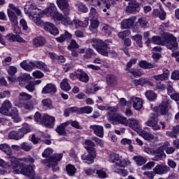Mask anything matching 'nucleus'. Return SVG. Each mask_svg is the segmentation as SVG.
I'll list each match as a JSON object with an SVG mask.
<instances>
[{"label":"nucleus","mask_w":179,"mask_h":179,"mask_svg":"<svg viewBox=\"0 0 179 179\" xmlns=\"http://www.w3.org/2000/svg\"><path fill=\"white\" fill-rule=\"evenodd\" d=\"M108 118L113 121H116L117 124L129 127L134 131H139L141 126L138 123V120L135 118H129L121 115L120 114L110 115Z\"/></svg>","instance_id":"nucleus-1"},{"label":"nucleus","mask_w":179,"mask_h":179,"mask_svg":"<svg viewBox=\"0 0 179 179\" xmlns=\"http://www.w3.org/2000/svg\"><path fill=\"white\" fill-rule=\"evenodd\" d=\"M25 13H29V17L32 22H34L36 26H41L43 24V20L40 19L41 16V9L37 8V7L33 4H27L24 7Z\"/></svg>","instance_id":"nucleus-2"},{"label":"nucleus","mask_w":179,"mask_h":179,"mask_svg":"<svg viewBox=\"0 0 179 179\" xmlns=\"http://www.w3.org/2000/svg\"><path fill=\"white\" fill-rule=\"evenodd\" d=\"M127 166H131V162H129V160L119 159V162L113 164V171L117 173V174H120V176H122V177H127V176H128V171L124 169Z\"/></svg>","instance_id":"nucleus-3"},{"label":"nucleus","mask_w":179,"mask_h":179,"mask_svg":"<svg viewBox=\"0 0 179 179\" xmlns=\"http://www.w3.org/2000/svg\"><path fill=\"white\" fill-rule=\"evenodd\" d=\"M8 158L11 163V167L14 169V170H20L17 169L19 167V163H20L22 166H23V164H33V163H34V159L31 157L17 159L16 157L9 155Z\"/></svg>","instance_id":"nucleus-4"},{"label":"nucleus","mask_w":179,"mask_h":179,"mask_svg":"<svg viewBox=\"0 0 179 179\" xmlns=\"http://www.w3.org/2000/svg\"><path fill=\"white\" fill-rule=\"evenodd\" d=\"M31 99V95L26 92L20 93L17 107L24 108L25 110H31L33 108V104H31V102L29 101Z\"/></svg>","instance_id":"nucleus-5"},{"label":"nucleus","mask_w":179,"mask_h":179,"mask_svg":"<svg viewBox=\"0 0 179 179\" xmlns=\"http://www.w3.org/2000/svg\"><path fill=\"white\" fill-rule=\"evenodd\" d=\"M29 132H31V129H30L29 125H26L19 129L17 131H11L9 132L8 138L13 139L14 141H20V139L24 138V135L29 134Z\"/></svg>","instance_id":"nucleus-6"},{"label":"nucleus","mask_w":179,"mask_h":179,"mask_svg":"<svg viewBox=\"0 0 179 179\" xmlns=\"http://www.w3.org/2000/svg\"><path fill=\"white\" fill-rule=\"evenodd\" d=\"M92 47L96 50L99 54L103 55V57H108V54L110 53L113 54V55H117L115 52H110V48L108 47V45L101 40H99L98 44L96 45L92 44Z\"/></svg>","instance_id":"nucleus-7"},{"label":"nucleus","mask_w":179,"mask_h":179,"mask_svg":"<svg viewBox=\"0 0 179 179\" xmlns=\"http://www.w3.org/2000/svg\"><path fill=\"white\" fill-rule=\"evenodd\" d=\"M62 157V154H55L52 157L44 159L43 163L47 164L46 166L49 169L52 168V171H57L58 170V162H61Z\"/></svg>","instance_id":"nucleus-8"},{"label":"nucleus","mask_w":179,"mask_h":179,"mask_svg":"<svg viewBox=\"0 0 179 179\" xmlns=\"http://www.w3.org/2000/svg\"><path fill=\"white\" fill-rule=\"evenodd\" d=\"M164 45L171 51H177L178 50V43L177 38L171 34H166L164 36Z\"/></svg>","instance_id":"nucleus-9"},{"label":"nucleus","mask_w":179,"mask_h":179,"mask_svg":"<svg viewBox=\"0 0 179 179\" xmlns=\"http://www.w3.org/2000/svg\"><path fill=\"white\" fill-rule=\"evenodd\" d=\"M29 165L25 166L22 168V169H15L14 170L15 174H22L25 176V177H28L30 179H34L36 176V173L34 172V169L33 166H31V164H28Z\"/></svg>","instance_id":"nucleus-10"},{"label":"nucleus","mask_w":179,"mask_h":179,"mask_svg":"<svg viewBox=\"0 0 179 179\" xmlns=\"http://www.w3.org/2000/svg\"><path fill=\"white\" fill-rule=\"evenodd\" d=\"M43 13L47 15L48 16H50V17H52V19H53V20L55 22L57 17H58V15H59L61 13L58 12L55 4L50 3L48 8L43 10Z\"/></svg>","instance_id":"nucleus-11"},{"label":"nucleus","mask_w":179,"mask_h":179,"mask_svg":"<svg viewBox=\"0 0 179 179\" xmlns=\"http://www.w3.org/2000/svg\"><path fill=\"white\" fill-rule=\"evenodd\" d=\"M145 125L148 127H151L154 131H159L161 127L159 125V119L157 118V115L152 113L148 121L145 122Z\"/></svg>","instance_id":"nucleus-12"},{"label":"nucleus","mask_w":179,"mask_h":179,"mask_svg":"<svg viewBox=\"0 0 179 179\" xmlns=\"http://www.w3.org/2000/svg\"><path fill=\"white\" fill-rule=\"evenodd\" d=\"M58 8L62 10L65 16H69L71 13V8L68 0H57L56 1Z\"/></svg>","instance_id":"nucleus-13"},{"label":"nucleus","mask_w":179,"mask_h":179,"mask_svg":"<svg viewBox=\"0 0 179 179\" xmlns=\"http://www.w3.org/2000/svg\"><path fill=\"white\" fill-rule=\"evenodd\" d=\"M8 16L9 17L10 22H11V24L13 27H14V33H20V29L17 27V24L19 22H17V16L15 12H13L12 10H7Z\"/></svg>","instance_id":"nucleus-14"},{"label":"nucleus","mask_w":179,"mask_h":179,"mask_svg":"<svg viewBox=\"0 0 179 179\" xmlns=\"http://www.w3.org/2000/svg\"><path fill=\"white\" fill-rule=\"evenodd\" d=\"M10 110H12V103L10 101L6 99L5 100L0 108V113L3 115L10 116Z\"/></svg>","instance_id":"nucleus-15"},{"label":"nucleus","mask_w":179,"mask_h":179,"mask_svg":"<svg viewBox=\"0 0 179 179\" xmlns=\"http://www.w3.org/2000/svg\"><path fill=\"white\" fill-rule=\"evenodd\" d=\"M91 132H93L99 138L104 137V127L101 125L93 124L90 126Z\"/></svg>","instance_id":"nucleus-16"},{"label":"nucleus","mask_w":179,"mask_h":179,"mask_svg":"<svg viewBox=\"0 0 179 179\" xmlns=\"http://www.w3.org/2000/svg\"><path fill=\"white\" fill-rule=\"evenodd\" d=\"M43 122L46 128H54L55 127V117L49 115L48 114H43Z\"/></svg>","instance_id":"nucleus-17"},{"label":"nucleus","mask_w":179,"mask_h":179,"mask_svg":"<svg viewBox=\"0 0 179 179\" xmlns=\"http://www.w3.org/2000/svg\"><path fill=\"white\" fill-rule=\"evenodd\" d=\"M153 171L155 174L163 176V174H167L170 171V167L164 164H158L153 169Z\"/></svg>","instance_id":"nucleus-18"},{"label":"nucleus","mask_w":179,"mask_h":179,"mask_svg":"<svg viewBox=\"0 0 179 179\" xmlns=\"http://www.w3.org/2000/svg\"><path fill=\"white\" fill-rule=\"evenodd\" d=\"M88 154H84L81 156L82 160L85 161V163L87 164H92L94 162V158L96 157V151H87Z\"/></svg>","instance_id":"nucleus-19"},{"label":"nucleus","mask_w":179,"mask_h":179,"mask_svg":"<svg viewBox=\"0 0 179 179\" xmlns=\"http://www.w3.org/2000/svg\"><path fill=\"white\" fill-rule=\"evenodd\" d=\"M42 94H55L57 93V86L52 83L47 84L42 90Z\"/></svg>","instance_id":"nucleus-20"},{"label":"nucleus","mask_w":179,"mask_h":179,"mask_svg":"<svg viewBox=\"0 0 179 179\" xmlns=\"http://www.w3.org/2000/svg\"><path fill=\"white\" fill-rule=\"evenodd\" d=\"M43 27L46 31H49L50 34H52L53 36H57V34H59V31H58V28L55 27V25L51 22H45L43 24Z\"/></svg>","instance_id":"nucleus-21"},{"label":"nucleus","mask_w":179,"mask_h":179,"mask_svg":"<svg viewBox=\"0 0 179 179\" xmlns=\"http://www.w3.org/2000/svg\"><path fill=\"white\" fill-rule=\"evenodd\" d=\"M62 15L61 13L58 14L57 17L55 22H61V23L64 24V26H66V24H71L72 21L71 20V18L68 17V15Z\"/></svg>","instance_id":"nucleus-22"},{"label":"nucleus","mask_w":179,"mask_h":179,"mask_svg":"<svg viewBox=\"0 0 179 179\" xmlns=\"http://www.w3.org/2000/svg\"><path fill=\"white\" fill-rule=\"evenodd\" d=\"M169 106H170V101L165 99L159 105V113L161 115H166L169 113Z\"/></svg>","instance_id":"nucleus-23"},{"label":"nucleus","mask_w":179,"mask_h":179,"mask_svg":"<svg viewBox=\"0 0 179 179\" xmlns=\"http://www.w3.org/2000/svg\"><path fill=\"white\" fill-rule=\"evenodd\" d=\"M131 103H133V107L134 110H140L143 107V101L139 97H134L131 99Z\"/></svg>","instance_id":"nucleus-24"},{"label":"nucleus","mask_w":179,"mask_h":179,"mask_svg":"<svg viewBox=\"0 0 179 179\" xmlns=\"http://www.w3.org/2000/svg\"><path fill=\"white\" fill-rule=\"evenodd\" d=\"M83 145L85 149H86L87 152H96V148H94L96 144H94V142H93V141L85 139L83 141Z\"/></svg>","instance_id":"nucleus-25"},{"label":"nucleus","mask_w":179,"mask_h":179,"mask_svg":"<svg viewBox=\"0 0 179 179\" xmlns=\"http://www.w3.org/2000/svg\"><path fill=\"white\" fill-rule=\"evenodd\" d=\"M135 23V17H131L129 19L123 20L121 22L122 29H130Z\"/></svg>","instance_id":"nucleus-26"},{"label":"nucleus","mask_w":179,"mask_h":179,"mask_svg":"<svg viewBox=\"0 0 179 179\" xmlns=\"http://www.w3.org/2000/svg\"><path fill=\"white\" fill-rule=\"evenodd\" d=\"M139 10H141V7L136 1L129 4L126 8L127 13H135L136 12H139Z\"/></svg>","instance_id":"nucleus-27"},{"label":"nucleus","mask_w":179,"mask_h":179,"mask_svg":"<svg viewBox=\"0 0 179 179\" xmlns=\"http://www.w3.org/2000/svg\"><path fill=\"white\" fill-rule=\"evenodd\" d=\"M31 65L32 66H34V68H38V69H41V71H43V72H50L48 66H47L43 62L36 61L34 62Z\"/></svg>","instance_id":"nucleus-28"},{"label":"nucleus","mask_w":179,"mask_h":179,"mask_svg":"<svg viewBox=\"0 0 179 179\" xmlns=\"http://www.w3.org/2000/svg\"><path fill=\"white\" fill-rule=\"evenodd\" d=\"M69 122H66L64 123L60 124L56 128V132L59 134V135L61 136H65L66 135V127L69 125Z\"/></svg>","instance_id":"nucleus-29"},{"label":"nucleus","mask_w":179,"mask_h":179,"mask_svg":"<svg viewBox=\"0 0 179 179\" xmlns=\"http://www.w3.org/2000/svg\"><path fill=\"white\" fill-rule=\"evenodd\" d=\"M159 8L160 10L155 9L153 10L152 15L154 16H158L160 20H166V16H167L166 11H164V9H163V7L162 6H160Z\"/></svg>","instance_id":"nucleus-30"},{"label":"nucleus","mask_w":179,"mask_h":179,"mask_svg":"<svg viewBox=\"0 0 179 179\" xmlns=\"http://www.w3.org/2000/svg\"><path fill=\"white\" fill-rule=\"evenodd\" d=\"M163 71H164V73L154 76L153 79L158 81L168 80L169 76H170V71H169V70L166 69H164Z\"/></svg>","instance_id":"nucleus-31"},{"label":"nucleus","mask_w":179,"mask_h":179,"mask_svg":"<svg viewBox=\"0 0 179 179\" xmlns=\"http://www.w3.org/2000/svg\"><path fill=\"white\" fill-rule=\"evenodd\" d=\"M41 106L43 110H52L54 108V105L52 104V100L50 99H44L41 101Z\"/></svg>","instance_id":"nucleus-32"},{"label":"nucleus","mask_w":179,"mask_h":179,"mask_svg":"<svg viewBox=\"0 0 179 179\" xmlns=\"http://www.w3.org/2000/svg\"><path fill=\"white\" fill-rule=\"evenodd\" d=\"M166 34H167V33H164L162 37L156 36H152V43H153V44H157V45H164V36Z\"/></svg>","instance_id":"nucleus-33"},{"label":"nucleus","mask_w":179,"mask_h":179,"mask_svg":"<svg viewBox=\"0 0 179 179\" xmlns=\"http://www.w3.org/2000/svg\"><path fill=\"white\" fill-rule=\"evenodd\" d=\"M134 86H145V85H148V86H153V83L149 81L146 78H140L138 80H134L133 81Z\"/></svg>","instance_id":"nucleus-34"},{"label":"nucleus","mask_w":179,"mask_h":179,"mask_svg":"<svg viewBox=\"0 0 179 179\" xmlns=\"http://www.w3.org/2000/svg\"><path fill=\"white\" fill-rule=\"evenodd\" d=\"M155 157L153 158V160H155L156 162H159L160 159H164L166 157V153H164V151L162 150V148H159L155 151Z\"/></svg>","instance_id":"nucleus-35"},{"label":"nucleus","mask_w":179,"mask_h":179,"mask_svg":"<svg viewBox=\"0 0 179 179\" xmlns=\"http://www.w3.org/2000/svg\"><path fill=\"white\" fill-rule=\"evenodd\" d=\"M31 64H34V62H29V63H27V60H24L20 64V65L21 68L22 69H24V71L31 72V71H32L34 69Z\"/></svg>","instance_id":"nucleus-36"},{"label":"nucleus","mask_w":179,"mask_h":179,"mask_svg":"<svg viewBox=\"0 0 179 179\" xmlns=\"http://www.w3.org/2000/svg\"><path fill=\"white\" fill-rule=\"evenodd\" d=\"M101 27V30L106 36H110L113 31H115V29H114V27L107 24H102Z\"/></svg>","instance_id":"nucleus-37"},{"label":"nucleus","mask_w":179,"mask_h":179,"mask_svg":"<svg viewBox=\"0 0 179 179\" xmlns=\"http://www.w3.org/2000/svg\"><path fill=\"white\" fill-rule=\"evenodd\" d=\"M60 88L64 92H69V90H71V85L69 84V80H68V78H64L62 80Z\"/></svg>","instance_id":"nucleus-38"},{"label":"nucleus","mask_w":179,"mask_h":179,"mask_svg":"<svg viewBox=\"0 0 179 179\" xmlns=\"http://www.w3.org/2000/svg\"><path fill=\"white\" fill-rule=\"evenodd\" d=\"M133 160L136 162L138 166H143L148 162V159L141 155L133 157Z\"/></svg>","instance_id":"nucleus-39"},{"label":"nucleus","mask_w":179,"mask_h":179,"mask_svg":"<svg viewBox=\"0 0 179 179\" xmlns=\"http://www.w3.org/2000/svg\"><path fill=\"white\" fill-rule=\"evenodd\" d=\"M32 44L36 47H41V45L45 44V38L42 36L35 38L32 41Z\"/></svg>","instance_id":"nucleus-40"},{"label":"nucleus","mask_w":179,"mask_h":179,"mask_svg":"<svg viewBox=\"0 0 179 179\" xmlns=\"http://www.w3.org/2000/svg\"><path fill=\"white\" fill-rule=\"evenodd\" d=\"M108 112L107 113L106 117L108 118V121H110L112 122H117L115 120H111L109 119L110 115H114L117 113V111H118V106H110L108 109Z\"/></svg>","instance_id":"nucleus-41"},{"label":"nucleus","mask_w":179,"mask_h":179,"mask_svg":"<svg viewBox=\"0 0 179 179\" xmlns=\"http://www.w3.org/2000/svg\"><path fill=\"white\" fill-rule=\"evenodd\" d=\"M77 79L80 80V82H83V83H87L89 82V75L85 72H80L77 74Z\"/></svg>","instance_id":"nucleus-42"},{"label":"nucleus","mask_w":179,"mask_h":179,"mask_svg":"<svg viewBox=\"0 0 179 179\" xmlns=\"http://www.w3.org/2000/svg\"><path fill=\"white\" fill-rule=\"evenodd\" d=\"M99 13L97 12V10L96 8L92 7L90 10L89 20H96V19H99Z\"/></svg>","instance_id":"nucleus-43"},{"label":"nucleus","mask_w":179,"mask_h":179,"mask_svg":"<svg viewBox=\"0 0 179 179\" xmlns=\"http://www.w3.org/2000/svg\"><path fill=\"white\" fill-rule=\"evenodd\" d=\"M106 82L108 86L113 87L117 85V77L114 75H109L106 77Z\"/></svg>","instance_id":"nucleus-44"},{"label":"nucleus","mask_w":179,"mask_h":179,"mask_svg":"<svg viewBox=\"0 0 179 179\" xmlns=\"http://www.w3.org/2000/svg\"><path fill=\"white\" fill-rule=\"evenodd\" d=\"M145 97L148 100H150V101H155V100L157 99V94L152 90H148L145 92Z\"/></svg>","instance_id":"nucleus-45"},{"label":"nucleus","mask_w":179,"mask_h":179,"mask_svg":"<svg viewBox=\"0 0 179 179\" xmlns=\"http://www.w3.org/2000/svg\"><path fill=\"white\" fill-rule=\"evenodd\" d=\"M20 148L24 152H30L33 149V145L31 143L23 142L20 144Z\"/></svg>","instance_id":"nucleus-46"},{"label":"nucleus","mask_w":179,"mask_h":179,"mask_svg":"<svg viewBox=\"0 0 179 179\" xmlns=\"http://www.w3.org/2000/svg\"><path fill=\"white\" fill-rule=\"evenodd\" d=\"M10 115L13 118L14 122H20V121H22L20 116H19V112L16 108L13 109V113H11Z\"/></svg>","instance_id":"nucleus-47"},{"label":"nucleus","mask_w":179,"mask_h":179,"mask_svg":"<svg viewBox=\"0 0 179 179\" xmlns=\"http://www.w3.org/2000/svg\"><path fill=\"white\" fill-rule=\"evenodd\" d=\"M34 120L37 124H42L44 122V115H41V113L36 112L34 116Z\"/></svg>","instance_id":"nucleus-48"},{"label":"nucleus","mask_w":179,"mask_h":179,"mask_svg":"<svg viewBox=\"0 0 179 179\" xmlns=\"http://www.w3.org/2000/svg\"><path fill=\"white\" fill-rule=\"evenodd\" d=\"M139 65L141 68H143V69H152V68H155V64L149 63L146 61L140 62Z\"/></svg>","instance_id":"nucleus-49"},{"label":"nucleus","mask_w":179,"mask_h":179,"mask_svg":"<svg viewBox=\"0 0 179 179\" xmlns=\"http://www.w3.org/2000/svg\"><path fill=\"white\" fill-rule=\"evenodd\" d=\"M134 41H136V44L140 47V48H142L143 47V43L142 42L143 36L142 35H136L131 37Z\"/></svg>","instance_id":"nucleus-50"},{"label":"nucleus","mask_w":179,"mask_h":179,"mask_svg":"<svg viewBox=\"0 0 179 179\" xmlns=\"http://www.w3.org/2000/svg\"><path fill=\"white\" fill-rule=\"evenodd\" d=\"M76 8H77L79 12H83L84 13H87V12H89V8H87V6L82 3L76 4Z\"/></svg>","instance_id":"nucleus-51"},{"label":"nucleus","mask_w":179,"mask_h":179,"mask_svg":"<svg viewBox=\"0 0 179 179\" xmlns=\"http://www.w3.org/2000/svg\"><path fill=\"white\" fill-rule=\"evenodd\" d=\"M126 71H128L129 73H131L134 76V78H136V76L141 77L142 75H143V73L139 70H136L135 69H126Z\"/></svg>","instance_id":"nucleus-52"},{"label":"nucleus","mask_w":179,"mask_h":179,"mask_svg":"<svg viewBox=\"0 0 179 179\" xmlns=\"http://www.w3.org/2000/svg\"><path fill=\"white\" fill-rule=\"evenodd\" d=\"M93 108L92 106H84L80 108V114H92Z\"/></svg>","instance_id":"nucleus-53"},{"label":"nucleus","mask_w":179,"mask_h":179,"mask_svg":"<svg viewBox=\"0 0 179 179\" xmlns=\"http://www.w3.org/2000/svg\"><path fill=\"white\" fill-rule=\"evenodd\" d=\"M119 104L122 106V107H132V101H127L124 98H121L119 101Z\"/></svg>","instance_id":"nucleus-54"},{"label":"nucleus","mask_w":179,"mask_h":179,"mask_svg":"<svg viewBox=\"0 0 179 179\" xmlns=\"http://www.w3.org/2000/svg\"><path fill=\"white\" fill-rule=\"evenodd\" d=\"M141 136L142 138H143V139H145V141H150L152 139H154L155 136H153V134L143 130V131H141Z\"/></svg>","instance_id":"nucleus-55"},{"label":"nucleus","mask_w":179,"mask_h":179,"mask_svg":"<svg viewBox=\"0 0 179 179\" xmlns=\"http://www.w3.org/2000/svg\"><path fill=\"white\" fill-rule=\"evenodd\" d=\"M0 149L2 152H4L6 155H10L12 153V150H10V147L6 144L0 145Z\"/></svg>","instance_id":"nucleus-56"},{"label":"nucleus","mask_w":179,"mask_h":179,"mask_svg":"<svg viewBox=\"0 0 179 179\" xmlns=\"http://www.w3.org/2000/svg\"><path fill=\"white\" fill-rule=\"evenodd\" d=\"M66 170L69 176H74L75 173H76V169L71 164L67 165L66 167Z\"/></svg>","instance_id":"nucleus-57"},{"label":"nucleus","mask_w":179,"mask_h":179,"mask_svg":"<svg viewBox=\"0 0 179 179\" xmlns=\"http://www.w3.org/2000/svg\"><path fill=\"white\" fill-rule=\"evenodd\" d=\"M94 50L92 48H87L85 50V55H84V58L85 59H90V58H92V57H94Z\"/></svg>","instance_id":"nucleus-58"},{"label":"nucleus","mask_w":179,"mask_h":179,"mask_svg":"<svg viewBox=\"0 0 179 179\" xmlns=\"http://www.w3.org/2000/svg\"><path fill=\"white\" fill-rule=\"evenodd\" d=\"M68 50L72 51V50H75L76 48H79V44L76 43L75 39H71L69 45L67 47Z\"/></svg>","instance_id":"nucleus-59"},{"label":"nucleus","mask_w":179,"mask_h":179,"mask_svg":"<svg viewBox=\"0 0 179 179\" xmlns=\"http://www.w3.org/2000/svg\"><path fill=\"white\" fill-rule=\"evenodd\" d=\"M138 23L141 26V27H143L144 29H146V27H148V20L145 17L139 18Z\"/></svg>","instance_id":"nucleus-60"},{"label":"nucleus","mask_w":179,"mask_h":179,"mask_svg":"<svg viewBox=\"0 0 179 179\" xmlns=\"http://www.w3.org/2000/svg\"><path fill=\"white\" fill-rule=\"evenodd\" d=\"M120 160V155L118 154H111L110 155V162H111V163H117V162H119Z\"/></svg>","instance_id":"nucleus-61"},{"label":"nucleus","mask_w":179,"mask_h":179,"mask_svg":"<svg viewBox=\"0 0 179 179\" xmlns=\"http://www.w3.org/2000/svg\"><path fill=\"white\" fill-rule=\"evenodd\" d=\"M7 72L8 75H10V76H13L17 72V68L15 66H8L7 69Z\"/></svg>","instance_id":"nucleus-62"},{"label":"nucleus","mask_w":179,"mask_h":179,"mask_svg":"<svg viewBox=\"0 0 179 179\" xmlns=\"http://www.w3.org/2000/svg\"><path fill=\"white\" fill-rule=\"evenodd\" d=\"M9 6L10 8L7 10H12L13 12L15 13L17 16H20V15H22V11H20L17 7L15 6V5L10 4Z\"/></svg>","instance_id":"nucleus-63"},{"label":"nucleus","mask_w":179,"mask_h":179,"mask_svg":"<svg viewBox=\"0 0 179 179\" xmlns=\"http://www.w3.org/2000/svg\"><path fill=\"white\" fill-rule=\"evenodd\" d=\"M99 177V178H106L107 177V173L104 171V170H96V173Z\"/></svg>","instance_id":"nucleus-64"}]
</instances>
